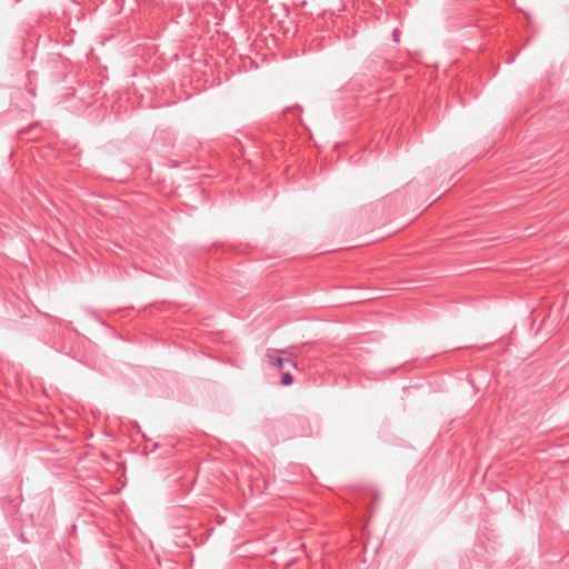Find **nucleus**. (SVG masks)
<instances>
[{"instance_id":"1","label":"nucleus","mask_w":569,"mask_h":569,"mask_svg":"<svg viewBox=\"0 0 569 569\" xmlns=\"http://www.w3.org/2000/svg\"><path fill=\"white\" fill-rule=\"evenodd\" d=\"M280 355L293 356V353L290 351V349H286V350L269 349L267 351L266 358H267L268 362L272 366H279L281 368L283 366V363L287 362V363L291 365L292 367H297V363L293 360L282 358V357H280Z\"/></svg>"},{"instance_id":"2","label":"nucleus","mask_w":569,"mask_h":569,"mask_svg":"<svg viewBox=\"0 0 569 569\" xmlns=\"http://www.w3.org/2000/svg\"><path fill=\"white\" fill-rule=\"evenodd\" d=\"M293 381L292 376L289 372H284L281 378V383L283 386H290Z\"/></svg>"},{"instance_id":"3","label":"nucleus","mask_w":569,"mask_h":569,"mask_svg":"<svg viewBox=\"0 0 569 569\" xmlns=\"http://www.w3.org/2000/svg\"><path fill=\"white\" fill-rule=\"evenodd\" d=\"M398 34H399L398 30H395L393 31V38H395V41H397V42L399 41Z\"/></svg>"}]
</instances>
